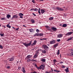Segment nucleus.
I'll return each instance as SVG.
<instances>
[{
    "instance_id": "f257e3e1",
    "label": "nucleus",
    "mask_w": 73,
    "mask_h": 73,
    "mask_svg": "<svg viewBox=\"0 0 73 73\" xmlns=\"http://www.w3.org/2000/svg\"><path fill=\"white\" fill-rule=\"evenodd\" d=\"M23 45H24L25 46H26V47H28V46H30L32 44V42L30 41L29 42V43L27 44L26 43H23Z\"/></svg>"
},
{
    "instance_id": "f03ea898",
    "label": "nucleus",
    "mask_w": 73,
    "mask_h": 73,
    "mask_svg": "<svg viewBox=\"0 0 73 73\" xmlns=\"http://www.w3.org/2000/svg\"><path fill=\"white\" fill-rule=\"evenodd\" d=\"M42 47H43V48L45 50H48L49 49V48L46 45H43L42 46Z\"/></svg>"
},
{
    "instance_id": "7ed1b4c3",
    "label": "nucleus",
    "mask_w": 73,
    "mask_h": 73,
    "mask_svg": "<svg viewBox=\"0 0 73 73\" xmlns=\"http://www.w3.org/2000/svg\"><path fill=\"white\" fill-rule=\"evenodd\" d=\"M18 18V16L17 15H14L13 16V17L11 18V20H13V19H17Z\"/></svg>"
},
{
    "instance_id": "20e7f679",
    "label": "nucleus",
    "mask_w": 73,
    "mask_h": 73,
    "mask_svg": "<svg viewBox=\"0 0 73 73\" xmlns=\"http://www.w3.org/2000/svg\"><path fill=\"white\" fill-rule=\"evenodd\" d=\"M50 44H53L56 43V40H52L50 41Z\"/></svg>"
},
{
    "instance_id": "39448f33",
    "label": "nucleus",
    "mask_w": 73,
    "mask_h": 73,
    "mask_svg": "<svg viewBox=\"0 0 73 73\" xmlns=\"http://www.w3.org/2000/svg\"><path fill=\"white\" fill-rule=\"evenodd\" d=\"M72 33H73V32H69L67 33L66 35V36H70L71 35Z\"/></svg>"
},
{
    "instance_id": "423d86ee",
    "label": "nucleus",
    "mask_w": 73,
    "mask_h": 73,
    "mask_svg": "<svg viewBox=\"0 0 73 73\" xmlns=\"http://www.w3.org/2000/svg\"><path fill=\"white\" fill-rule=\"evenodd\" d=\"M56 9H57L59 11H64V9L62 8H61L60 7H57L56 8Z\"/></svg>"
},
{
    "instance_id": "0eeeda50",
    "label": "nucleus",
    "mask_w": 73,
    "mask_h": 73,
    "mask_svg": "<svg viewBox=\"0 0 73 73\" xmlns=\"http://www.w3.org/2000/svg\"><path fill=\"white\" fill-rule=\"evenodd\" d=\"M21 70L22 72H23V73H26V71H25V68H24V67H23L22 68Z\"/></svg>"
},
{
    "instance_id": "6e6552de",
    "label": "nucleus",
    "mask_w": 73,
    "mask_h": 73,
    "mask_svg": "<svg viewBox=\"0 0 73 73\" xmlns=\"http://www.w3.org/2000/svg\"><path fill=\"white\" fill-rule=\"evenodd\" d=\"M40 11L41 13H42V14H43V13L45 12V10L43 9H41L40 10Z\"/></svg>"
},
{
    "instance_id": "1a4fd4ad",
    "label": "nucleus",
    "mask_w": 73,
    "mask_h": 73,
    "mask_svg": "<svg viewBox=\"0 0 73 73\" xmlns=\"http://www.w3.org/2000/svg\"><path fill=\"white\" fill-rule=\"evenodd\" d=\"M40 68H41V69H42V70H44V69L45 68V66H44L41 65L40 66Z\"/></svg>"
},
{
    "instance_id": "9d476101",
    "label": "nucleus",
    "mask_w": 73,
    "mask_h": 73,
    "mask_svg": "<svg viewBox=\"0 0 73 73\" xmlns=\"http://www.w3.org/2000/svg\"><path fill=\"white\" fill-rule=\"evenodd\" d=\"M63 35L62 34H59L58 35L57 37L58 38H61V37H62Z\"/></svg>"
},
{
    "instance_id": "9b49d317",
    "label": "nucleus",
    "mask_w": 73,
    "mask_h": 73,
    "mask_svg": "<svg viewBox=\"0 0 73 73\" xmlns=\"http://www.w3.org/2000/svg\"><path fill=\"white\" fill-rule=\"evenodd\" d=\"M51 29H52L53 31L56 32L57 30V28L54 27H52L51 28Z\"/></svg>"
},
{
    "instance_id": "f8f14e48",
    "label": "nucleus",
    "mask_w": 73,
    "mask_h": 73,
    "mask_svg": "<svg viewBox=\"0 0 73 73\" xmlns=\"http://www.w3.org/2000/svg\"><path fill=\"white\" fill-rule=\"evenodd\" d=\"M38 56V54L36 53L35 54L34 56V58H37Z\"/></svg>"
},
{
    "instance_id": "ddd939ff",
    "label": "nucleus",
    "mask_w": 73,
    "mask_h": 73,
    "mask_svg": "<svg viewBox=\"0 0 73 73\" xmlns=\"http://www.w3.org/2000/svg\"><path fill=\"white\" fill-rule=\"evenodd\" d=\"M32 55H28L27 56L26 58L27 59H29V58H31L32 57Z\"/></svg>"
},
{
    "instance_id": "4468645a",
    "label": "nucleus",
    "mask_w": 73,
    "mask_h": 73,
    "mask_svg": "<svg viewBox=\"0 0 73 73\" xmlns=\"http://www.w3.org/2000/svg\"><path fill=\"white\" fill-rule=\"evenodd\" d=\"M58 44L56 43L53 45V46L54 48H56L58 46Z\"/></svg>"
},
{
    "instance_id": "2eb2a0df",
    "label": "nucleus",
    "mask_w": 73,
    "mask_h": 73,
    "mask_svg": "<svg viewBox=\"0 0 73 73\" xmlns=\"http://www.w3.org/2000/svg\"><path fill=\"white\" fill-rule=\"evenodd\" d=\"M66 69L65 70V71H66V73H68L69 72V67H66Z\"/></svg>"
},
{
    "instance_id": "dca6fc26",
    "label": "nucleus",
    "mask_w": 73,
    "mask_h": 73,
    "mask_svg": "<svg viewBox=\"0 0 73 73\" xmlns=\"http://www.w3.org/2000/svg\"><path fill=\"white\" fill-rule=\"evenodd\" d=\"M45 27H46V28L47 29H48V30H50V27L48 26H45Z\"/></svg>"
},
{
    "instance_id": "f3484780",
    "label": "nucleus",
    "mask_w": 73,
    "mask_h": 73,
    "mask_svg": "<svg viewBox=\"0 0 73 73\" xmlns=\"http://www.w3.org/2000/svg\"><path fill=\"white\" fill-rule=\"evenodd\" d=\"M11 17V15L9 14L7 15L6 16V17H7V19H9V17Z\"/></svg>"
},
{
    "instance_id": "a211bd4d",
    "label": "nucleus",
    "mask_w": 73,
    "mask_h": 73,
    "mask_svg": "<svg viewBox=\"0 0 73 73\" xmlns=\"http://www.w3.org/2000/svg\"><path fill=\"white\" fill-rule=\"evenodd\" d=\"M40 61H42V62H45L46 61L45 59H42L40 60Z\"/></svg>"
},
{
    "instance_id": "6ab92c4d",
    "label": "nucleus",
    "mask_w": 73,
    "mask_h": 73,
    "mask_svg": "<svg viewBox=\"0 0 73 73\" xmlns=\"http://www.w3.org/2000/svg\"><path fill=\"white\" fill-rule=\"evenodd\" d=\"M14 60V58H10L9 60V61H13Z\"/></svg>"
},
{
    "instance_id": "aec40b11",
    "label": "nucleus",
    "mask_w": 73,
    "mask_h": 73,
    "mask_svg": "<svg viewBox=\"0 0 73 73\" xmlns=\"http://www.w3.org/2000/svg\"><path fill=\"white\" fill-rule=\"evenodd\" d=\"M72 38H73L72 37H70V38H68L67 40V41H70V40H72Z\"/></svg>"
},
{
    "instance_id": "412c9836",
    "label": "nucleus",
    "mask_w": 73,
    "mask_h": 73,
    "mask_svg": "<svg viewBox=\"0 0 73 73\" xmlns=\"http://www.w3.org/2000/svg\"><path fill=\"white\" fill-rule=\"evenodd\" d=\"M33 59L31 60L30 59H27V62H29V61H33Z\"/></svg>"
},
{
    "instance_id": "4be33fe9",
    "label": "nucleus",
    "mask_w": 73,
    "mask_h": 73,
    "mask_svg": "<svg viewBox=\"0 0 73 73\" xmlns=\"http://www.w3.org/2000/svg\"><path fill=\"white\" fill-rule=\"evenodd\" d=\"M29 31L30 32L33 33V32H34V30L31 29H29Z\"/></svg>"
},
{
    "instance_id": "5701e85b",
    "label": "nucleus",
    "mask_w": 73,
    "mask_h": 73,
    "mask_svg": "<svg viewBox=\"0 0 73 73\" xmlns=\"http://www.w3.org/2000/svg\"><path fill=\"white\" fill-rule=\"evenodd\" d=\"M39 34L38 33H36L35 34V35H34V36H39Z\"/></svg>"
},
{
    "instance_id": "b1692460",
    "label": "nucleus",
    "mask_w": 73,
    "mask_h": 73,
    "mask_svg": "<svg viewBox=\"0 0 73 73\" xmlns=\"http://www.w3.org/2000/svg\"><path fill=\"white\" fill-rule=\"evenodd\" d=\"M62 27H67V25L66 24H63Z\"/></svg>"
},
{
    "instance_id": "393cba45",
    "label": "nucleus",
    "mask_w": 73,
    "mask_h": 73,
    "mask_svg": "<svg viewBox=\"0 0 73 73\" xmlns=\"http://www.w3.org/2000/svg\"><path fill=\"white\" fill-rule=\"evenodd\" d=\"M37 43V41L36 40H35L34 41V43H33V45H36V43Z\"/></svg>"
},
{
    "instance_id": "a878e982",
    "label": "nucleus",
    "mask_w": 73,
    "mask_h": 73,
    "mask_svg": "<svg viewBox=\"0 0 73 73\" xmlns=\"http://www.w3.org/2000/svg\"><path fill=\"white\" fill-rule=\"evenodd\" d=\"M7 28H11V26L9 25L8 24L7 25Z\"/></svg>"
},
{
    "instance_id": "bb28decb",
    "label": "nucleus",
    "mask_w": 73,
    "mask_h": 73,
    "mask_svg": "<svg viewBox=\"0 0 73 73\" xmlns=\"http://www.w3.org/2000/svg\"><path fill=\"white\" fill-rule=\"evenodd\" d=\"M53 70L54 72H56V73H59V72H60V71H58V70Z\"/></svg>"
},
{
    "instance_id": "cd10ccee",
    "label": "nucleus",
    "mask_w": 73,
    "mask_h": 73,
    "mask_svg": "<svg viewBox=\"0 0 73 73\" xmlns=\"http://www.w3.org/2000/svg\"><path fill=\"white\" fill-rule=\"evenodd\" d=\"M31 21L33 23H35V20L33 19H32L31 20Z\"/></svg>"
},
{
    "instance_id": "c85d7f7f",
    "label": "nucleus",
    "mask_w": 73,
    "mask_h": 73,
    "mask_svg": "<svg viewBox=\"0 0 73 73\" xmlns=\"http://www.w3.org/2000/svg\"><path fill=\"white\" fill-rule=\"evenodd\" d=\"M54 18L53 17H51L50 18H49V20H52Z\"/></svg>"
},
{
    "instance_id": "c756f323",
    "label": "nucleus",
    "mask_w": 73,
    "mask_h": 73,
    "mask_svg": "<svg viewBox=\"0 0 73 73\" xmlns=\"http://www.w3.org/2000/svg\"><path fill=\"white\" fill-rule=\"evenodd\" d=\"M42 52L43 53H46V51L45 50H42Z\"/></svg>"
},
{
    "instance_id": "7c9ffc66",
    "label": "nucleus",
    "mask_w": 73,
    "mask_h": 73,
    "mask_svg": "<svg viewBox=\"0 0 73 73\" xmlns=\"http://www.w3.org/2000/svg\"><path fill=\"white\" fill-rule=\"evenodd\" d=\"M38 13H39V15H41V12H40V9L39 8L38 10Z\"/></svg>"
},
{
    "instance_id": "2f4dec72",
    "label": "nucleus",
    "mask_w": 73,
    "mask_h": 73,
    "mask_svg": "<svg viewBox=\"0 0 73 73\" xmlns=\"http://www.w3.org/2000/svg\"><path fill=\"white\" fill-rule=\"evenodd\" d=\"M19 16H24V14L22 13H20L19 14Z\"/></svg>"
},
{
    "instance_id": "473e14b6",
    "label": "nucleus",
    "mask_w": 73,
    "mask_h": 73,
    "mask_svg": "<svg viewBox=\"0 0 73 73\" xmlns=\"http://www.w3.org/2000/svg\"><path fill=\"white\" fill-rule=\"evenodd\" d=\"M59 54H60V50H58V52L57 53V55H59Z\"/></svg>"
},
{
    "instance_id": "72a5a7b5",
    "label": "nucleus",
    "mask_w": 73,
    "mask_h": 73,
    "mask_svg": "<svg viewBox=\"0 0 73 73\" xmlns=\"http://www.w3.org/2000/svg\"><path fill=\"white\" fill-rule=\"evenodd\" d=\"M39 36H43V34L42 33H40L39 34Z\"/></svg>"
},
{
    "instance_id": "f704fd0d",
    "label": "nucleus",
    "mask_w": 73,
    "mask_h": 73,
    "mask_svg": "<svg viewBox=\"0 0 73 73\" xmlns=\"http://www.w3.org/2000/svg\"><path fill=\"white\" fill-rule=\"evenodd\" d=\"M36 68L37 69H38V70H39V69H40V70H41V69L40 66L39 67H37Z\"/></svg>"
},
{
    "instance_id": "c9c22d12",
    "label": "nucleus",
    "mask_w": 73,
    "mask_h": 73,
    "mask_svg": "<svg viewBox=\"0 0 73 73\" xmlns=\"http://www.w3.org/2000/svg\"><path fill=\"white\" fill-rule=\"evenodd\" d=\"M38 9L37 8H35L34 9V11H38Z\"/></svg>"
},
{
    "instance_id": "e433bc0d",
    "label": "nucleus",
    "mask_w": 73,
    "mask_h": 73,
    "mask_svg": "<svg viewBox=\"0 0 73 73\" xmlns=\"http://www.w3.org/2000/svg\"><path fill=\"white\" fill-rule=\"evenodd\" d=\"M0 48H1V49H3V46L1 45H0Z\"/></svg>"
},
{
    "instance_id": "4c0bfd02",
    "label": "nucleus",
    "mask_w": 73,
    "mask_h": 73,
    "mask_svg": "<svg viewBox=\"0 0 73 73\" xmlns=\"http://www.w3.org/2000/svg\"><path fill=\"white\" fill-rule=\"evenodd\" d=\"M65 66L64 65H62V68H65Z\"/></svg>"
},
{
    "instance_id": "58836bf2",
    "label": "nucleus",
    "mask_w": 73,
    "mask_h": 73,
    "mask_svg": "<svg viewBox=\"0 0 73 73\" xmlns=\"http://www.w3.org/2000/svg\"><path fill=\"white\" fill-rule=\"evenodd\" d=\"M36 32H37V33H38V32H39L40 31H39V30H38V29H37L36 30Z\"/></svg>"
},
{
    "instance_id": "ea45409f",
    "label": "nucleus",
    "mask_w": 73,
    "mask_h": 73,
    "mask_svg": "<svg viewBox=\"0 0 73 73\" xmlns=\"http://www.w3.org/2000/svg\"><path fill=\"white\" fill-rule=\"evenodd\" d=\"M0 35L1 37H3V36H4V34H0Z\"/></svg>"
},
{
    "instance_id": "a19ab883",
    "label": "nucleus",
    "mask_w": 73,
    "mask_h": 73,
    "mask_svg": "<svg viewBox=\"0 0 73 73\" xmlns=\"http://www.w3.org/2000/svg\"><path fill=\"white\" fill-rule=\"evenodd\" d=\"M57 41H58V42H59L61 41V40H60V39H57Z\"/></svg>"
},
{
    "instance_id": "79ce46f5",
    "label": "nucleus",
    "mask_w": 73,
    "mask_h": 73,
    "mask_svg": "<svg viewBox=\"0 0 73 73\" xmlns=\"http://www.w3.org/2000/svg\"><path fill=\"white\" fill-rule=\"evenodd\" d=\"M1 19L2 20H5V18H3Z\"/></svg>"
},
{
    "instance_id": "37998d69",
    "label": "nucleus",
    "mask_w": 73,
    "mask_h": 73,
    "mask_svg": "<svg viewBox=\"0 0 73 73\" xmlns=\"http://www.w3.org/2000/svg\"><path fill=\"white\" fill-rule=\"evenodd\" d=\"M20 16V18L21 19H23V16Z\"/></svg>"
},
{
    "instance_id": "c03bdc74",
    "label": "nucleus",
    "mask_w": 73,
    "mask_h": 73,
    "mask_svg": "<svg viewBox=\"0 0 73 73\" xmlns=\"http://www.w3.org/2000/svg\"><path fill=\"white\" fill-rule=\"evenodd\" d=\"M32 14L33 15H34V16H36V15L35 14V13H33Z\"/></svg>"
},
{
    "instance_id": "a18cd8bd",
    "label": "nucleus",
    "mask_w": 73,
    "mask_h": 73,
    "mask_svg": "<svg viewBox=\"0 0 73 73\" xmlns=\"http://www.w3.org/2000/svg\"><path fill=\"white\" fill-rule=\"evenodd\" d=\"M53 62H56V60L55 59H54L53 60Z\"/></svg>"
},
{
    "instance_id": "49530a36",
    "label": "nucleus",
    "mask_w": 73,
    "mask_h": 73,
    "mask_svg": "<svg viewBox=\"0 0 73 73\" xmlns=\"http://www.w3.org/2000/svg\"><path fill=\"white\" fill-rule=\"evenodd\" d=\"M19 28H17L15 29V30H16V31H18V30H19Z\"/></svg>"
},
{
    "instance_id": "de8ad7c7",
    "label": "nucleus",
    "mask_w": 73,
    "mask_h": 73,
    "mask_svg": "<svg viewBox=\"0 0 73 73\" xmlns=\"http://www.w3.org/2000/svg\"><path fill=\"white\" fill-rule=\"evenodd\" d=\"M71 54H72V56H73V51L71 52Z\"/></svg>"
},
{
    "instance_id": "09e8293b",
    "label": "nucleus",
    "mask_w": 73,
    "mask_h": 73,
    "mask_svg": "<svg viewBox=\"0 0 73 73\" xmlns=\"http://www.w3.org/2000/svg\"><path fill=\"white\" fill-rule=\"evenodd\" d=\"M34 9H31V10L30 11H34Z\"/></svg>"
},
{
    "instance_id": "8fccbe9b",
    "label": "nucleus",
    "mask_w": 73,
    "mask_h": 73,
    "mask_svg": "<svg viewBox=\"0 0 73 73\" xmlns=\"http://www.w3.org/2000/svg\"><path fill=\"white\" fill-rule=\"evenodd\" d=\"M32 2L33 3H35V1H32Z\"/></svg>"
},
{
    "instance_id": "3c124183",
    "label": "nucleus",
    "mask_w": 73,
    "mask_h": 73,
    "mask_svg": "<svg viewBox=\"0 0 73 73\" xmlns=\"http://www.w3.org/2000/svg\"><path fill=\"white\" fill-rule=\"evenodd\" d=\"M10 68V66H7V68L8 69H9Z\"/></svg>"
},
{
    "instance_id": "603ef678",
    "label": "nucleus",
    "mask_w": 73,
    "mask_h": 73,
    "mask_svg": "<svg viewBox=\"0 0 73 73\" xmlns=\"http://www.w3.org/2000/svg\"><path fill=\"white\" fill-rule=\"evenodd\" d=\"M20 69H21V67H19L18 68V69H19V70H20Z\"/></svg>"
},
{
    "instance_id": "864d4df0",
    "label": "nucleus",
    "mask_w": 73,
    "mask_h": 73,
    "mask_svg": "<svg viewBox=\"0 0 73 73\" xmlns=\"http://www.w3.org/2000/svg\"><path fill=\"white\" fill-rule=\"evenodd\" d=\"M35 67L36 68H37L38 66H37V65L36 64H35Z\"/></svg>"
},
{
    "instance_id": "5fc2aeb1",
    "label": "nucleus",
    "mask_w": 73,
    "mask_h": 73,
    "mask_svg": "<svg viewBox=\"0 0 73 73\" xmlns=\"http://www.w3.org/2000/svg\"><path fill=\"white\" fill-rule=\"evenodd\" d=\"M60 63L61 64H63V63H64V62H60Z\"/></svg>"
},
{
    "instance_id": "6e6d98bb",
    "label": "nucleus",
    "mask_w": 73,
    "mask_h": 73,
    "mask_svg": "<svg viewBox=\"0 0 73 73\" xmlns=\"http://www.w3.org/2000/svg\"><path fill=\"white\" fill-rule=\"evenodd\" d=\"M40 0V1H44V0Z\"/></svg>"
},
{
    "instance_id": "4d7b16f0",
    "label": "nucleus",
    "mask_w": 73,
    "mask_h": 73,
    "mask_svg": "<svg viewBox=\"0 0 73 73\" xmlns=\"http://www.w3.org/2000/svg\"><path fill=\"white\" fill-rule=\"evenodd\" d=\"M23 27H26L27 26H25V25H23Z\"/></svg>"
},
{
    "instance_id": "13d9d810",
    "label": "nucleus",
    "mask_w": 73,
    "mask_h": 73,
    "mask_svg": "<svg viewBox=\"0 0 73 73\" xmlns=\"http://www.w3.org/2000/svg\"><path fill=\"white\" fill-rule=\"evenodd\" d=\"M13 28V29H15V28L13 27H12Z\"/></svg>"
},
{
    "instance_id": "bf43d9fd",
    "label": "nucleus",
    "mask_w": 73,
    "mask_h": 73,
    "mask_svg": "<svg viewBox=\"0 0 73 73\" xmlns=\"http://www.w3.org/2000/svg\"><path fill=\"white\" fill-rule=\"evenodd\" d=\"M60 58H61V54H60Z\"/></svg>"
},
{
    "instance_id": "052dcab7",
    "label": "nucleus",
    "mask_w": 73,
    "mask_h": 73,
    "mask_svg": "<svg viewBox=\"0 0 73 73\" xmlns=\"http://www.w3.org/2000/svg\"><path fill=\"white\" fill-rule=\"evenodd\" d=\"M45 39V38H43V40H44Z\"/></svg>"
},
{
    "instance_id": "680f3d73",
    "label": "nucleus",
    "mask_w": 73,
    "mask_h": 73,
    "mask_svg": "<svg viewBox=\"0 0 73 73\" xmlns=\"http://www.w3.org/2000/svg\"><path fill=\"white\" fill-rule=\"evenodd\" d=\"M71 50H72L71 51H73V49H71Z\"/></svg>"
},
{
    "instance_id": "e2e57ef3",
    "label": "nucleus",
    "mask_w": 73,
    "mask_h": 73,
    "mask_svg": "<svg viewBox=\"0 0 73 73\" xmlns=\"http://www.w3.org/2000/svg\"><path fill=\"white\" fill-rule=\"evenodd\" d=\"M51 70H52V72H53V70L52 69Z\"/></svg>"
},
{
    "instance_id": "0e129e2a",
    "label": "nucleus",
    "mask_w": 73,
    "mask_h": 73,
    "mask_svg": "<svg viewBox=\"0 0 73 73\" xmlns=\"http://www.w3.org/2000/svg\"><path fill=\"white\" fill-rule=\"evenodd\" d=\"M43 40V39H40V40Z\"/></svg>"
},
{
    "instance_id": "69168bd1",
    "label": "nucleus",
    "mask_w": 73,
    "mask_h": 73,
    "mask_svg": "<svg viewBox=\"0 0 73 73\" xmlns=\"http://www.w3.org/2000/svg\"><path fill=\"white\" fill-rule=\"evenodd\" d=\"M4 28H5V26H4Z\"/></svg>"
},
{
    "instance_id": "338daca9",
    "label": "nucleus",
    "mask_w": 73,
    "mask_h": 73,
    "mask_svg": "<svg viewBox=\"0 0 73 73\" xmlns=\"http://www.w3.org/2000/svg\"><path fill=\"white\" fill-rule=\"evenodd\" d=\"M0 27H1V25L0 24Z\"/></svg>"
},
{
    "instance_id": "774afa93",
    "label": "nucleus",
    "mask_w": 73,
    "mask_h": 73,
    "mask_svg": "<svg viewBox=\"0 0 73 73\" xmlns=\"http://www.w3.org/2000/svg\"><path fill=\"white\" fill-rule=\"evenodd\" d=\"M60 26H61V24H60Z\"/></svg>"
}]
</instances>
